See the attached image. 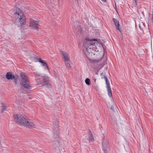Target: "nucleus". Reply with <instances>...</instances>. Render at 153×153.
<instances>
[{"label": "nucleus", "mask_w": 153, "mask_h": 153, "mask_svg": "<svg viewBox=\"0 0 153 153\" xmlns=\"http://www.w3.org/2000/svg\"><path fill=\"white\" fill-rule=\"evenodd\" d=\"M14 120L18 124L26 127L33 128L35 127V125L30 120L26 118L21 114L13 115Z\"/></svg>", "instance_id": "1"}, {"label": "nucleus", "mask_w": 153, "mask_h": 153, "mask_svg": "<svg viewBox=\"0 0 153 153\" xmlns=\"http://www.w3.org/2000/svg\"><path fill=\"white\" fill-rule=\"evenodd\" d=\"M14 14L16 17V21L15 23L19 27H22L26 23V17L19 8L17 7L16 11L14 12Z\"/></svg>", "instance_id": "2"}, {"label": "nucleus", "mask_w": 153, "mask_h": 153, "mask_svg": "<svg viewBox=\"0 0 153 153\" xmlns=\"http://www.w3.org/2000/svg\"><path fill=\"white\" fill-rule=\"evenodd\" d=\"M35 79L39 87L43 86L50 88L51 84L48 78L45 76H42L37 73H34Z\"/></svg>", "instance_id": "3"}, {"label": "nucleus", "mask_w": 153, "mask_h": 153, "mask_svg": "<svg viewBox=\"0 0 153 153\" xmlns=\"http://www.w3.org/2000/svg\"><path fill=\"white\" fill-rule=\"evenodd\" d=\"M21 81L23 87L26 89H31V87L30 85L29 80L28 77L24 73L21 74Z\"/></svg>", "instance_id": "4"}, {"label": "nucleus", "mask_w": 153, "mask_h": 153, "mask_svg": "<svg viewBox=\"0 0 153 153\" xmlns=\"http://www.w3.org/2000/svg\"><path fill=\"white\" fill-rule=\"evenodd\" d=\"M53 131L52 136L53 140L56 142L58 141H59V131L58 127H56V128H53Z\"/></svg>", "instance_id": "5"}, {"label": "nucleus", "mask_w": 153, "mask_h": 153, "mask_svg": "<svg viewBox=\"0 0 153 153\" xmlns=\"http://www.w3.org/2000/svg\"><path fill=\"white\" fill-rule=\"evenodd\" d=\"M103 78L104 79L105 81V83L106 85V87L108 92V95L109 97H112V95L109 82L108 81V79L106 76H104L103 78H102V79Z\"/></svg>", "instance_id": "6"}, {"label": "nucleus", "mask_w": 153, "mask_h": 153, "mask_svg": "<svg viewBox=\"0 0 153 153\" xmlns=\"http://www.w3.org/2000/svg\"><path fill=\"white\" fill-rule=\"evenodd\" d=\"M39 22L36 21H33L30 23V26L32 28H34L37 30V32L38 31Z\"/></svg>", "instance_id": "7"}, {"label": "nucleus", "mask_w": 153, "mask_h": 153, "mask_svg": "<svg viewBox=\"0 0 153 153\" xmlns=\"http://www.w3.org/2000/svg\"><path fill=\"white\" fill-rule=\"evenodd\" d=\"M108 141L103 139L102 142V150L104 153H107V147L108 146Z\"/></svg>", "instance_id": "8"}, {"label": "nucleus", "mask_w": 153, "mask_h": 153, "mask_svg": "<svg viewBox=\"0 0 153 153\" xmlns=\"http://www.w3.org/2000/svg\"><path fill=\"white\" fill-rule=\"evenodd\" d=\"M13 73L11 72L7 73L5 75V77L8 80L13 79L15 78V76L16 75L13 74Z\"/></svg>", "instance_id": "9"}, {"label": "nucleus", "mask_w": 153, "mask_h": 153, "mask_svg": "<svg viewBox=\"0 0 153 153\" xmlns=\"http://www.w3.org/2000/svg\"><path fill=\"white\" fill-rule=\"evenodd\" d=\"M62 55V58L64 59V61H69V59L68 57V53L62 51H60Z\"/></svg>", "instance_id": "10"}, {"label": "nucleus", "mask_w": 153, "mask_h": 153, "mask_svg": "<svg viewBox=\"0 0 153 153\" xmlns=\"http://www.w3.org/2000/svg\"><path fill=\"white\" fill-rule=\"evenodd\" d=\"M115 25V27L119 31L121 32V29L120 28V25L119 24L118 21L115 18H113L112 19Z\"/></svg>", "instance_id": "11"}, {"label": "nucleus", "mask_w": 153, "mask_h": 153, "mask_svg": "<svg viewBox=\"0 0 153 153\" xmlns=\"http://www.w3.org/2000/svg\"><path fill=\"white\" fill-rule=\"evenodd\" d=\"M97 39H92L91 40H89L88 43V45H87V48H89L90 49L92 48L94 45L95 44L93 43H92V42L93 41H96Z\"/></svg>", "instance_id": "12"}, {"label": "nucleus", "mask_w": 153, "mask_h": 153, "mask_svg": "<svg viewBox=\"0 0 153 153\" xmlns=\"http://www.w3.org/2000/svg\"><path fill=\"white\" fill-rule=\"evenodd\" d=\"M89 40V39H86L84 41L83 43V46L86 48L87 51V45H88V43Z\"/></svg>", "instance_id": "13"}, {"label": "nucleus", "mask_w": 153, "mask_h": 153, "mask_svg": "<svg viewBox=\"0 0 153 153\" xmlns=\"http://www.w3.org/2000/svg\"><path fill=\"white\" fill-rule=\"evenodd\" d=\"M89 141H92L94 140V137L93 136L92 134L91 133V131L89 130Z\"/></svg>", "instance_id": "14"}, {"label": "nucleus", "mask_w": 153, "mask_h": 153, "mask_svg": "<svg viewBox=\"0 0 153 153\" xmlns=\"http://www.w3.org/2000/svg\"><path fill=\"white\" fill-rule=\"evenodd\" d=\"M1 113L5 111L6 109V106L5 104L3 103H2L1 104Z\"/></svg>", "instance_id": "15"}, {"label": "nucleus", "mask_w": 153, "mask_h": 153, "mask_svg": "<svg viewBox=\"0 0 153 153\" xmlns=\"http://www.w3.org/2000/svg\"><path fill=\"white\" fill-rule=\"evenodd\" d=\"M53 128H56V127H57L58 125V122L57 120H54L53 121Z\"/></svg>", "instance_id": "16"}, {"label": "nucleus", "mask_w": 153, "mask_h": 153, "mask_svg": "<svg viewBox=\"0 0 153 153\" xmlns=\"http://www.w3.org/2000/svg\"><path fill=\"white\" fill-rule=\"evenodd\" d=\"M69 62L70 61L69 60V61H65V64L67 68L68 69H69L71 67V66L69 63Z\"/></svg>", "instance_id": "17"}, {"label": "nucleus", "mask_w": 153, "mask_h": 153, "mask_svg": "<svg viewBox=\"0 0 153 153\" xmlns=\"http://www.w3.org/2000/svg\"><path fill=\"white\" fill-rule=\"evenodd\" d=\"M17 78L18 76L17 75H16L15 76V78L13 79V82L15 83V85H17Z\"/></svg>", "instance_id": "18"}, {"label": "nucleus", "mask_w": 153, "mask_h": 153, "mask_svg": "<svg viewBox=\"0 0 153 153\" xmlns=\"http://www.w3.org/2000/svg\"><path fill=\"white\" fill-rule=\"evenodd\" d=\"M85 83L88 85H89L90 84V80L89 78H86L85 80Z\"/></svg>", "instance_id": "19"}, {"label": "nucleus", "mask_w": 153, "mask_h": 153, "mask_svg": "<svg viewBox=\"0 0 153 153\" xmlns=\"http://www.w3.org/2000/svg\"><path fill=\"white\" fill-rule=\"evenodd\" d=\"M42 64L43 66H45V67H46V68H48V65L47 63L45 61H44L42 63Z\"/></svg>", "instance_id": "20"}, {"label": "nucleus", "mask_w": 153, "mask_h": 153, "mask_svg": "<svg viewBox=\"0 0 153 153\" xmlns=\"http://www.w3.org/2000/svg\"><path fill=\"white\" fill-rule=\"evenodd\" d=\"M101 61V60L99 59V60H94L93 62L94 63H99L100 61Z\"/></svg>", "instance_id": "21"}, {"label": "nucleus", "mask_w": 153, "mask_h": 153, "mask_svg": "<svg viewBox=\"0 0 153 153\" xmlns=\"http://www.w3.org/2000/svg\"><path fill=\"white\" fill-rule=\"evenodd\" d=\"M38 60L39 62L41 63H42L44 61V60H42L41 58L38 59Z\"/></svg>", "instance_id": "22"}, {"label": "nucleus", "mask_w": 153, "mask_h": 153, "mask_svg": "<svg viewBox=\"0 0 153 153\" xmlns=\"http://www.w3.org/2000/svg\"><path fill=\"white\" fill-rule=\"evenodd\" d=\"M115 107V105H113V106H112L111 107V109L113 111H114V108Z\"/></svg>", "instance_id": "23"}, {"label": "nucleus", "mask_w": 153, "mask_h": 153, "mask_svg": "<svg viewBox=\"0 0 153 153\" xmlns=\"http://www.w3.org/2000/svg\"><path fill=\"white\" fill-rule=\"evenodd\" d=\"M152 21L153 23V14H152Z\"/></svg>", "instance_id": "24"}, {"label": "nucleus", "mask_w": 153, "mask_h": 153, "mask_svg": "<svg viewBox=\"0 0 153 153\" xmlns=\"http://www.w3.org/2000/svg\"><path fill=\"white\" fill-rule=\"evenodd\" d=\"M102 1L104 2H105L106 1V0H101Z\"/></svg>", "instance_id": "25"}]
</instances>
